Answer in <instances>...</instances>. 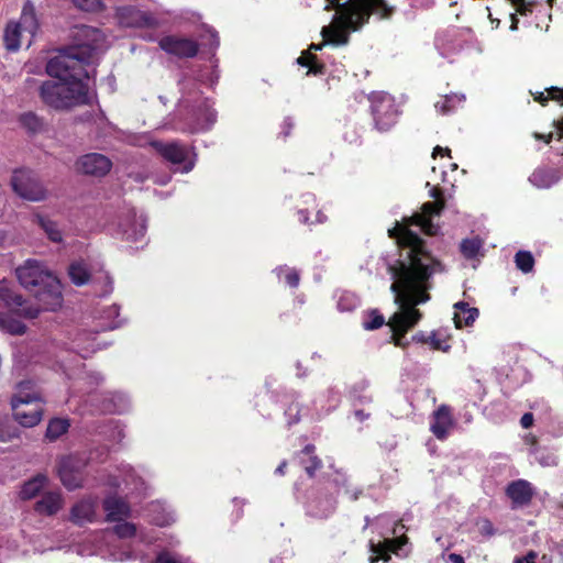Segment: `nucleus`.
Instances as JSON below:
<instances>
[{
	"label": "nucleus",
	"instance_id": "obj_43",
	"mask_svg": "<svg viewBox=\"0 0 563 563\" xmlns=\"http://www.w3.org/2000/svg\"><path fill=\"white\" fill-rule=\"evenodd\" d=\"M382 542L388 548L390 554L394 553L398 555L401 548L408 542V537L401 534L400 537L385 538Z\"/></svg>",
	"mask_w": 563,
	"mask_h": 563
},
{
	"label": "nucleus",
	"instance_id": "obj_18",
	"mask_svg": "<svg viewBox=\"0 0 563 563\" xmlns=\"http://www.w3.org/2000/svg\"><path fill=\"white\" fill-rule=\"evenodd\" d=\"M506 496L511 500V509L527 507L531 504L534 496V489L530 482L526 479H516L506 487Z\"/></svg>",
	"mask_w": 563,
	"mask_h": 563
},
{
	"label": "nucleus",
	"instance_id": "obj_31",
	"mask_svg": "<svg viewBox=\"0 0 563 563\" xmlns=\"http://www.w3.org/2000/svg\"><path fill=\"white\" fill-rule=\"evenodd\" d=\"M35 222L45 232L52 242L59 243L63 241L62 231L55 221L45 216L35 214Z\"/></svg>",
	"mask_w": 563,
	"mask_h": 563
},
{
	"label": "nucleus",
	"instance_id": "obj_62",
	"mask_svg": "<svg viewBox=\"0 0 563 563\" xmlns=\"http://www.w3.org/2000/svg\"><path fill=\"white\" fill-rule=\"evenodd\" d=\"M448 562L450 563H465L464 558L457 553H450L448 555Z\"/></svg>",
	"mask_w": 563,
	"mask_h": 563
},
{
	"label": "nucleus",
	"instance_id": "obj_38",
	"mask_svg": "<svg viewBox=\"0 0 563 563\" xmlns=\"http://www.w3.org/2000/svg\"><path fill=\"white\" fill-rule=\"evenodd\" d=\"M482 246L483 242L478 238L465 239L461 242L460 251L465 258L473 260L478 255Z\"/></svg>",
	"mask_w": 563,
	"mask_h": 563
},
{
	"label": "nucleus",
	"instance_id": "obj_13",
	"mask_svg": "<svg viewBox=\"0 0 563 563\" xmlns=\"http://www.w3.org/2000/svg\"><path fill=\"white\" fill-rule=\"evenodd\" d=\"M0 302L10 308L16 314L26 319H35L40 314L38 308L34 306H25L26 301L23 297L5 285L0 286Z\"/></svg>",
	"mask_w": 563,
	"mask_h": 563
},
{
	"label": "nucleus",
	"instance_id": "obj_21",
	"mask_svg": "<svg viewBox=\"0 0 563 563\" xmlns=\"http://www.w3.org/2000/svg\"><path fill=\"white\" fill-rule=\"evenodd\" d=\"M296 459L309 478H314L317 472L323 467V462L317 454V448L311 443L306 444L297 452Z\"/></svg>",
	"mask_w": 563,
	"mask_h": 563
},
{
	"label": "nucleus",
	"instance_id": "obj_52",
	"mask_svg": "<svg viewBox=\"0 0 563 563\" xmlns=\"http://www.w3.org/2000/svg\"><path fill=\"white\" fill-rule=\"evenodd\" d=\"M299 412L300 408L298 404L292 402L289 405V407L285 411L286 416H288L289 418V424L297 423L300 420Z\"/></svg>",
	"mask_w": 563,
	"mask_h": 563
},
{
	"label": "nucleus",
	"instance_id": "obj_6",
	"mask_svg": "<svg viewBox=\"0 0 563 563\" xmlns=\"http://www.w3.org/2000/svg\"><path fill=\"white\" fill-rule=\"evenodd\" d=\"M323 42L321 44H311L308 49L302 51L301 55L297 58L298 65L306 67V75H324L325 74V63L323 59V55H318V51H322L327 46L338 47L343 46L349 43L350 37H322Z\"/></svg>",
	"mask_w": 563,
	"mask_h": 563
},
{
	"label": "nucleus",
	"instance_id": "obj_32",
	"mask_svg": "<svg viewBox=\"0 0 563 563\" xmlns=\"http://www.w3.org/2000/svg\"><path fill=\"white\" fill-rule=\"evenodd\" d=\"M68 276L76 286H84L90 280V272L84 262H74L68 267Z\"/></svg>",
	"mask_w": 563,
	"mask_h": 563
},
{
	"label": "nucleus",
	"instance_id": "obj_29",
	"mask_svg": "<svg viewBox=\"0 0 563 563\" xmlns=\"http://www.w3.org/2000/svg\"><path fill=\"white\" fill-rule=\"evenodd\" d=\"M47 476L44 474H36L31 479L26 481L19 493V496L22 500H30L37 496V494L44 488L47 484Z\"/></svg>",
	"mask_w": 563,
	"mask_h": 563
},
{
	"label": "nucleus",
	"instance_id": "obj_28",
	"mask_svg": "<svg viewBox=\"0 0 563 563\" xmlns=\"http://www.w3.org/2000/svg\"><path fill=\"white\" fill-rule=\"evenodd\" d=\"M455 313H454V323L457 329H462L463 327L472 325L476 318L479 314L477 308L470 307L468 303L464 301H460L454 305Z\"/></svg>",
	"mask_w": 563,
	"mask_h": 563
},
{
	"label": "nucleus",
	"instance_id": "obj_57",
	"mask_svg": "<svg viewBox=\"0 0 563 563\" xmlns=\"http://www.w3.org/2000/svg\"><path fill=\"white\" fill-rule=\"evenodd\" d=\"M537 553L534 551L528 552L525 556L516 558L514 563H536Z\"/></svg>",
	"mask_w": 563,
	"mask_h": 563
},
{
	"label": "nucleus",
	"instance_id": "obj_1",
	"mask_svg": "<svg viewBox=\"0 0 563 563\" xmlns=\"http://www.w3.org/2000/svg\"><path fill=\"white\" fill-rule=\"evenodd\" d=\"M445 208V200L424 202L421 212L404 218L402 222L388 230V235L396 240L398 256L387 264V272L393 278L390 291L395 295L396 311L386 323L391 332L390 342L401 349L409 345L407 333L422 319L417 308L431 299L433 276L445 272V265L429 250L427 241L410 229L419 227L421 231L434 236L440 227L432 218L440 216Z\"/></svg>",
	"mask_w": 563,
	"mask_h": 563
},
{
	"label": "nucleus",
	"instance_id": "obj_46",
	"mask_svg": "<svg viewBox=\"0 0 563 563\" xmlns=\"http://www.w3.org/2000/svg\"><path fill=\"white\" fill-rule=\"evenodd\" d=\"M429 345L434 351L448 352L451 345L443 339H440L435 332L428 335Z\"/></svg>",
	"mask_w": 563,
	"mask_h": 563
},
{
	"label": "nucleus",
	"instance_id": "obj_4",
	"mask_svg": "<svg viewBox=\"0 0 563 563\" xmlns=\"http://www.w3.org/2000/svg\"><path fill=\"white\" fill-rule=\"evenodd\" d=\"M367 99L374 126L377 131L387 132L398 123L401 111L390 93L373 91Z\"/></svg>",
	"mask_w": 563,
	"mask_h": 563
},
{
	"label": "nucleus",
	"instance_id": "obj_36",
	"mask_svg": "<svg viewBox=\"0 0 563 563\" xmlns=\"http://www.w3.org/2000/svg\"><path fill=\"white\" fill-rule=\"evenodd\" d=\"M331 5L335 9V14L333 16L332 25L323 26L320 35H350L351 33H344L343 29L336 24V19L339 16V11L342 9V5L345 4L346 1L343 0H329Z\"/></svg>",
	"mask_w": 563,
	"mask_h": 563
},
{
	"label": "nucleus",
	"instance_id": "obj_16",
	"mask_svg": "<svg viewBox=\"0 0 563 563\" xmlns=\"http://www.w3.org/2000/svg\"><path fill=\"white\" fill-rule=\"evenodd\" d=\"M454 424L455 421L451 407L449 405L442 404L432 413L430 431L438 440L444 441L448 439Z\"/></svg>",
	"mask_w": 563,
	"mask_h": 563
},
{
	"label": "nucleus",
	"instance_id": "obj_30",
	"mask_svg": "<svg viewBox=\"0 0 563 563\" xmlns=\"http://www.w3.org/2000/svg\"><path fill=\"white\" fill-rule=\"evenodd\" d=\"M18 121L20 125L29 133V134H37L44 131L45 123L43 118L38 117L33 111L23 112L19 115Z\"/></svg>",
	"mask_w": 563,
	"mask_h": 563
},
{
	"label": "nucleus",
	"instance_id": "obj_35",
	"mask_svg": "<svg viewBox=\"0 0 563 563\" xmlns=\"http://www.w3.org/2000/svg\"><path fill=\"white\" fill-rule=\"evenodd\" d=\"M465 97L463 95L450 93L441 97L439 101L435 102V108L442 114H449L454 111L459 106L463 103Z\"/></svg>",
	"mask_w": 563,
	"mask_h": 563
},
{
	"label": "nucleus",
	"instance_id": "obj_61",
	"mask_svg": "<svg viewBox=\"0 0 563 563\" xmlns=\"http://www.w3.org/2000/svg\"><path fill=\"white\" fill-rule=\"evenodd\" d=\"M534 100L544 107L548 104L550 100L549 93L547 92L545 95L544 92H538L537 95H534Z\"/></svg>",
	"mask_w": 563,
	"mask_h": 563
},
{
	"label": "nucleus",
	"instance_id": "obj_58",
	"mask_svg": "<svg viewBox=\"0 0 563 563\" xmlns=\"http://www.w3.org/2000/svg\"><path fill=\"white\" fill-rule=\"evenodd\" d=\"M552 125L555 128L554 134L556 136V140H563V117L559 120H554L552 122Z\"/></svg>",
	"mask_w": 563,
	"mask_h": 563
},
{
	"label": "nucleus",
	"instance_id": "obj_17",
	"mask_svg": "<svg viewBox=\"0 0 563 563\" xmlns=\"http://www.w3.org/2000/svg\"><path fill=\"white\" fill-rule=\"evenodd\" d=\"M155 147L159 155L167 162L179 165H184V172H190L194 168V163L188 162V148L180 142L170 143H157Z\"/></svg>",
	"mask_w": 563,
	"mask_h": 563
},
{
	"label": "nucleus",
	"instance_id": "obj_48",
	"mask_svg": "<svg viewBox=\"0 0 563 563\" xmlns=\"http://www.w3.org/2000/svg\"><path fill=\"white\" fill-rule=\"evenodd\" d=\"M515 7L516 11L521 15H527L532 12L533 2L528 0H509Z\"/></svg>",
	"mask_w": 563,
	"mask_h": 563
},
{
	"label": "nucleus",
	"instance_id": "obj_25",
	"mask_svg": "<svg viewBox=\"0 0 563 563\" xmlns=\"http://www.w3.org/2000/svg\"><path fill=\"white\" fill-rule=\"evenodd\" d=\"M63 497L59 492H46L34 505V510L42 516H54L63 507Z\"/></svg>",
	"mask_w": 563,
	"mask_h": 563
},
{
	"label": "nucleus",
	"instance_id": "obj_51",
	"mask_svg": "<svg viewBox=\"0 0 563 563\" xmlns=\"http://www.w3.org/2000/svg\"><path fill=\"white\" fill-rule=\"evenodd\" d=\"M284 280L291 288H296L299 285L300 277L296 269H286Z\"/></svg>",
	"mask_w": 563,
	"mask_h": 563
},
{
	"label": "nucleus",
	"instance_id": "obj_27",
	"mask_svg": "<svg viewBox=\"0 0 563 563\" xmlns=\"http://www.w3.org/2000/svg\"><path fill=\"white\" fill-rule=\"evenodd\" d=\"M560 180V172L556 168L541 166L529 176L531 185L539 189H548Z\"/></svg>",
	"mask_w": 563,
	"mask_h": 563
},
{
	"label": "nucleus",
	"instance_id": "obj_9",
	"mask_svg": "<svg viewBox=\"0 0 563 563\" xmlns=\"http://www.w3.org/2000/svg\"><path fill=\"white\" fill-rule=\"evenodd\" d=\"M31 294L38 301L41 307L37 308L40 310L54 311L62 306V285L55 275L46 277V282L37 288L35 287Z\"/></svg>",
	"mask_w": 563,
	"mask_h": 563
},
{
	"label": "nucleus",
	"instance_id": "obj_34",
	"mask_svg": "<svg viewBox=\"0 0 563 563\" xmlns=\"http://www.w3.org/2000/svg\"><path fill=\"white\" fill-rule=\"evenodd\" d=\"M0 329L14 335H22L26 332V325L12 316L0 311Z\"/></svg>",
	"mask_w": 563,
	"mask_h": 563
},
{
	"label": "nucleus",
	"instance_id": "obj_22",
	"mask_svg": "<svg viewBox=\"0 0 563 563\" xmlns=\"http://www.w3.org/2000/svg\"><path fill=\"white\" fill-rule=\"evenodd\" d=\"M10 402L30 405L31 402H45V399L35 382L26 379L16 384Z\"/></svg>",
	"mask_w": 563,
	"mask_h": 563
},
{
	"label": "nucleus",
	"instance_id": "obj_44",
	"mask_svg": "<svg viewBox=\"0 0 563 563\" xmlns=\"http://www.w3.org/2000/svg\"><path fill=\"white\" fill-rule=\"evenodd\" d=\"M73 2L78 9L86 12H99L104 8L102 0H73Z\"/></svg>",
	"mask_w": 563,
	"mask_h": 563
},
{
	"label": "nucleus",
	"instance_id": "obj_54",
	"mask_svg": "<svg viewBox=\"0 0 563 563\" xmlns=\"http://www.w3.org/2000/svg\"><path fill=\"white\" fill-rule=\"evenodd\" d=\"M156 563H183L177 556L167 551L161 552L156 558Z\"/></svg>",
	"mask_w": 563,
	"mask_h": 563
},
{
	"label": "nucleus",
	"instance_id": "obj_8",
	"mask_svg": "<svg viewBox=\"0 0 563 563\" xmlns=\"http://www.w3.org/2000/svg\"><path fill=\"white\" fill-rule=\"evenodd\" d=\"M114 18L125 29H154L158 25V19L152 12L131 4L118 7Z\"/></svg>",
	"mask_w": 563,
	"mask_h": 563
},
{
	"label": "nucleus",
	"instance_id": "obj_37",
	"mask_svg": "<svg viewBox=\"0 0 563 563\" xmlns=\"http://www.w3.org/2000/svg\"><path fill=\"white\" fill-rule=\"evenodd\" d=\"M368 547L372 553V555L368 558V563H378L379 561L387 563L390 561L391 554L388 548H386L382 541L375 543L373 540H371Z\"/></svg>",
	"mask_w": 563,
	"mask_h": 563
},
{
	"label": "nucleus",
	"instance_id": "obj_42",
	"mask_svg": "<svg viewBox=\"0 0 563 563\" xmlns=\"http://www.w3.org/2000/svg\"><path fill=\"white\" fill-rule=\"evenodd\" d=\"M113 532L120 539L133 538L136 534V527L132 522L123 521L119 522L113 527Z\"/></svg>",
	"mask_w": 563,
	"mask_h": 563
},
{
	"label": "nucleus",
	"instance_id": "obj_53",
	"mask_svg": "<svg viewBox=\"0 0 563 563\" xmlns=\"http://www.w3.org/2000/svg\"><path fill=\"white\" fill-rule=\"evenodd\" d=\"M545 91L549 93L550 100L558 101L563 104V88L552 86L547 88Z\"/></svg>",
	"mask_w": 563,
	"mask_h": 563
},
{
	"label": "nucleus",
	"instance_id": "obj_47",
	"mask_svg": "<svg viewBox=\"0 0 563 563\" xmlns=\"http://www.w3.org/2000/svg\"><path fill=\"white\" fill-rule=\"evenodd\" d=\"M439 40L440 41L435 43V46L440 49V53L443 57H450L457 51L455 46L449 44V37H439Z\"/></svg>",
	"mask_w": 563,
	"mask_h": 563
},
{
	"label": "nucleus",
	"instance_id": "obj_20",
	"mask_svg": "<svg viewBox=\"0 0 563 563\" xmlns=\"http://www.w3.org/2000/svg\"><path fill=\"white\" fill-rule=\"evenodd\" d=\"M297 216L298 221L307 225L322 224L328 220V217L319 209L316 197L311 194L302 196V207L298 208Z\"/></svg>",
	"mask_w": 563,
	"mask_h": 563
},
{
	"label": "nucleus",
	"instance_id": "obj_19",
	"mask_svg": "<svg viewBox=\"0 0 563 563\" xmlns=\"http://www.w3.org/2000/svg\"><path fill=\"white\" fill-rule=\"evenodd\" d=\"M63 84L59 80L56 81H44L40 87V97L42 101L56 110L69 109L67 104V97L63 93Z\"/></svg>",
	"mask_w": 563,
	"mask_h": 563
},
{
	"label": "nucleus",
	"instance_id": "obj_33",
	"mask_svg": "<svg viewBox=\"0 0 563 563\" xmlns=\"http://www.w3.org/2000/svg\"><path fill=\"white\" fill-rule=\"evenodd\" d=\"M70 427L69 420L65 418H53L47 424L45 438L49 441H55L65 434Z\"/></svg>",
	"mask_w": 563,
	"mask_h": 563
},
{
	"label": "nucleus",
	"instance_id": "obj_12",
	"mask_svg": "<svg viewBox=\"0 0 563 563\" xmlns=\"http://www.w3.org/2000/svg\"><path fill=\"white\" fill-rule=\"evenodd\" d=\"M14 420L24 428L37 426L43 418L45 402L30 405L10 402Z\"/></svg>",
	"mask_w": 563,
	"mask_h": 563
},
{
	"label": "nucleus",
	"instance_id": "obj_41",
	"mask_svg": "<svg viewBox=\"0 0 563 563\" xmlns=\"http://www.w3.org/2000/svg\"><path fill=\"white\" fill-rule=\"evenodd\" d=\"M385 324V318L384 316L377 310L373 309L371 310L366 319L363 321V328L365 330H377L382 328Z\"/></svg>",
	"mask_w": 563,
	"mask_h": 563
},
{
	"label": "nucleus",
	"instance_id": "obj_50",
	"mask_svg": "<svg viewBox=\"0 0 563 563\" xmlns=\"http://www.w3.org/2000/svg\"><path fill=\"white\" fill-rule=\"evenodd\" d=\"M146 231V227L144 223H139L137 229L133 230L132 232L124 230L123 235L126 241H133L136 242L139 239L143 238Z\"/></svg>",
	"mask_w": 563,
	"mask_h": 563
},
{
	"label": "nucleus",
	"instance_id": "obj_10",
	"mask_svg": "<svg viewBox=\"0 0 563 563\" xmlns=\"http://www.w3.org/2000/svg\"><path fill=\"white\" fill-rule=\"evenodd\" d=\"M16 277L21 286L32 292L35 287L43 285L46 277L53 276L52 273L45 271L42 265L35 260H27L24 265L15 271Z\"/></svg>",
	"mask_w": 563,
	"mask_h": 563
},
{
	"label": "nucleus",
	"instance_id": "obj_2",
	"mask_svg": "<svg viewBox=\"0 0 563 563\" xmlns=\"http://www.w3.org/2000/svg\"><path fill=\"white\" fill-rule=\"evenodd\" d=\"M97 55V47L85 43L60 47L47 62L46 73L62 81L69 109L88 103V86L82 78L89 77L86 67L95 63Z\"/></svg>",
	"mask_w": 563,
	"mask_h": 563
},
{
	"label": "nucleus",
	"instance_id": "obj_45",
	"mask_svg": "<svg viewBox=\"0 0 563 563\" xmlns=\"http://www.w3.org/2000/svg\"><path fill=\"white\" fill-rule=\"evenodd\" d=\"M333 482L338 487L343 488L346 494H351L352 499H354V500H356L358 498V495L362 494V490L352 492L350 489V479L345 474L338 472Z\"/></svg>",
	"mask_w": 563,
	"mask_h": 563
},
{
	"label": "nucleus",
	"instance_id": "obj_24",
	"mask_svg": "<svg viewBox=\"0 0 563 563\" xmlns=\"http://www.w3.org/2000/svg\"><path fill=\"white\" fill-rule=\"evenodd\" d=\"M96 519V503L85 498L76 503L69 514V520L79 527L93 522Z\"/></svg>",
	"mask_w": 563,
	"mask_h": 563
},
{
	"label": "nucleus",
	"instance_id": "obj_5",
	"mask_svg": "<svg viewBox=\"0 0 563 563\" xmlns=\"http://www.w3.org/2000/svg\"><path fill=\"white\" fill-rule=\"evenodd\" d=\"M13 191L24 200L44 201L48 197V190L38 176L26 168L15 169L11 177Z\"/></svg>",
	"mask_w": 563,
	"mask_h": 563
},
{
	"label": "nucleus",
	"instance_id": "obj_14",
	"mask_svg": "<svg viewBox=\"0 0 563 563\" xmlns=\"http://www.w3.org/2000/svg\"><path fill=\"white\" fill-rule=\"evenodd\" d=\"M77 167L85 175L103 177L111 170L112 162L103 154L88 153L78 159Z\"/></svg>",
	"mask_w": 563,
	"mask_h": 563
},
{
	"label": "nucleus",
	"instance_id": "obj_60",
	"mask_svg": "<svg viewBox=\"0 0 563 563\" xmlns=\"http://www.w3.org/2000/svg\"><path fill=\"white\" fill-rule=\"evenodd\" d=\"M428 335L429 334H426L424 332L419 331L412 335V341L418 342V343L428 344L429 343Z\"/></svg>",
	"mask_w": 563,
	"mask_h": 563
},
{
	"label": "nucleus",
	"instance_id": "obj_59",
	"mask_svg": "<svg viewBox=\"0 0 563 563\" xmlns=\"http://www.w3.org/2000/svg\"><path fill=\"white\" fill-rule=\"evenodd\" d=\"M534 421L533 415L531 412H526L520 419V424L522 428L528 429L532 427Z\"/></svg>",
	"mask_w": 563,
	"mask_h": 563
},
{
	"label": "nucleus",
	"instance_id": "obj_49",
	"mask_svg": "<svg viewBox=\"0 0 563 563\" xmlns=\"http://www.w3.org/2000/svg\"><path fill=\"white\" fill-rule=\"evenodd\" d=\"M477 526L479 533L484 537H493L496 532L493 522L487 518L481 519Z\"/></svg>",
	"mask_w": 563,
	"mask_h": 563
},
{
	"label": "nucleus",
	"instance_id": "obj_7",
	"mask_svg": "<svg viewBox=\"0 0 563 563\" xmlns=\"http://www.w3.org/2000/svg\"><path fill=\"white\" fill-rule=\"evenodd\" d=\"M87 460L75 454L64 456L57 465V474L68 490L80 488L85 478Z\"/></svg>",
	"mask_w": 563,
	"mask_h": 563
},
{
	"label": "nucleus",
	"instance_id": "obj_63",
	"mask_svg": "<svg viewBox=\"0 0 563 563\" xmlns=\"http://www.w3.org/2000/svg\"><path fill=\"white\" fill-rule=\"evenodd\" d=\"M451 153V150L448 148V147H441L440 145H437L434 148H433V157L438 156V155H450Z\"/></svg>",
	"mask_w": 563,
	"mask_h": 563
},
{
	"label": "nucleus",
	"instance_id": "obj_11",
	"mask_svg": "<svg viewBox=\"0 0 563 563\" xmlns=\"http://www.w3.org/2000/svg\"><path fill=\"white\" fill-rule=\"evenodd\" d=\"M37 30L38 20L36 16L35 7L30 0H26L22 7L19 21H10L5 26L3 35H21L22 33L36 35Z\"/></svg>",
	"mask_w": 563,
	"mask_h": 563
},
{
	"label": "nucleus",
	"instance_id": "obj_3",
	"mask_svg": "<svg viewBox=\"0 0 563 563\" xmlns=\"http://www.w3.org/2000/svg\"><path fill=\"white\" fill-rule=\"evenodd\" d=\"M395 7L388 5L385 0H346L339 11L336 24L344 33L357 32L371 15L378 20H389L395 13Z\"/></svg>",
	"mask_w": 563,
	"mask_h": 563
},
{
	"label": "nucleus",
	"instance_id": "obj_40",
	"mask_svg": "<svg viewBox=\"0 0 563 563\" xmlns=\"http://www.w3.org/2000/svg\"><path fill=\"white\" fill-rule=\"evenodd\" d=\"M531 453L534 454L536 460L542 466L551 467L558 465V456L547 448L531 449Z\"/></svg>",
	"mask_w": 563,
	"mask_h": 563
},
{
	"label": "nucleus",
	"instance_id": "obj_55",
	"mask_svg": "<svg viewBox=\"0 0 563 563\" xmlns=\"http://www.w3.org/2000/svg\"><path fill=\"white\" fill-rule=\"evenodd\" d=\"M20 38L21 37H3L5 48L9 52H16L21 46Z\"/></svg>",
	"mask_w": 563,
	"mask_h": 563
},
{
	"label": "nucleus",
	"instance_id": "obj_64",
	"mask_svg": "<svg viewBox=\"0 0 563 563\" xmlns=\"http://www.w3.org/2000/svg\"><path fill=\"white\" fill-rule=\"evenodd\" d=\"M354 416L355 418L360 421V422H363L365 421L366 419L369 418V413L365 412L364 410L362 409H358V410H355L354 411Z\"/></svg>",
	"mask_w": 563,
	"mask_h": 563
},
{
	"label": "nucleus",
	"instance_id": "obj_26",
	"mask_svg": "<svg viewBox=\"0 0 563 563\" xmlns=\"http://www.w3.org/2000/svg\"><path fill=\"white\" fill-rule=\"evenodd\" d=\"M103 510L106 511V520L109 522L121 521L130 516L129 505L119 497H107L103 503Z\"/></svg>",
	"mask_w": 563,
	"mask_h": 563
},
{
	"label": "nucleus",
	"instance_id": "obj_39",
	"mask_svg": "<svg viewBox=\"0 0 563 563\" xmlns=\"http://www.w3.org/2000/svg\"><path fill=\"white\" fill-rule=\"evenodd\" d=\"M515 263L518 269L527 274L534 267V257L529 251H518L515 255Z\"/></svg>",
	"mask_w": 563,
	"mask_h": 563
},
{
	"label": "nucleus",
	"instance_id": "obj_56",
	"mask_svg": "<svg viewBox=\"0 0 563 563\" xmlns=\"http://www.w3.org/2000/svg\"><path fill=\"white\" fill-rule=\"evenodd\" d=\"M532 137L536 140V141H542L544 142L545 144H550L552 142V140L556 136L554 134V132H549L547 134L544 133H540V132H533L532 133Z\"/></svg>",
	"mask_w": 563,
	"mask_h": 563
},
{
	"label": "nucleus",
	"instance_id": "obj_15",
	"mask_svg": "<svg viewBox=\"0 0 563 563\" xmlns=\"http://www.w3.org/2000/svg\"><path fill=\"white\" fill-rule=\"evenodd\" d=\"M159 47L169 55L191 58L198 53V44L190 37H159Z\"/></svg>",
	"mask_w": 563,
	"mask_h": 563
},
{
	"label": "nucleus",
	"instance_id": "obj_23",
	"mask_svg": "<svg viewBox=\"0 0 563 563\" xmlns=\"http://www.w3.org/2000/svg\"><path fill=\"white\" fill-rule=\"evenodd\" d=\"M196 101L197 106L194 111L195 121L191 128V132L208 130L216 122L217 118L216 111L211 108L209 101L206 98H202L199 95V98Z\"/></svg>",
	"mask_w": 563,
	"mask_h": 563
}]
</instances>
